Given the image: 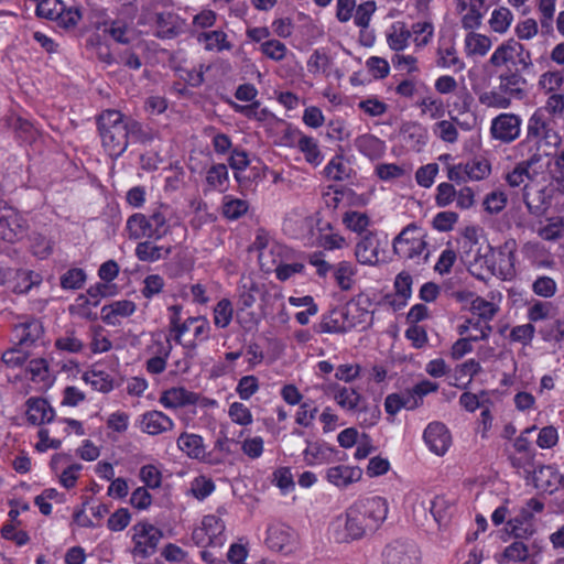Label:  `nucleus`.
<instances>
[{
	"instance_id": "nucleus-32",
	"label": "nucleus",
	"mask_w": 564,
	"mask_h": 564,
	"mask_svg": "<svg viewBox=\"0 0 564 564\" xmlns=\"http://www.w3.org/2000/svg\"><path fill=\"white\" fill-rule=\"evenodd\" d=\"M137 310L135 303L130 300L115 301L101 308L102 321L111 326L119 325L122 319L131 316Z\"/></svg>"
},
{
	"instance_id": "nucleus-29",
	"label": "nucleus",
	"mask_w": 564,
	"mask_h": 564,
	"mask_svg": "<svg viewBox=\"0 0 564 564\" xmlns=\"http://www.w3.org/2000/svg\"><path fill=\"white\" fill-rule=\"evenodd\" d=\"M354 145L361 155L370 161L382 159L387 152L386 141L372 133L358 135L354 141Z\"/></svg>"
},
{
	"instance_id": "nucleus-38",
	"label": "nucleus",
	"mask_w": 564,
	"mask_h": 564,
	"mask_svg": "<svg viewBox=\"0 0 564 564\" xmlns=\"http://www.w3.org/2000/svg\"><path fill=\"white\" fill-rule=\"evenodd\" d=\"M84 381L94 390L107 393L113 389V377L102 369V364L97 362L84 372Z\"/></svg>"
},
{
	"instance_id": "nucleus-16",
	"label": "nucleus",
	"mask_w": 564,
	"mask_h": 564,
	"mask_svg": "<svg viewBox=\"0 0 564 564\" xmlns=\"http://www.w3.org/2000/svg\"><path fill=\"white\" fill-rule=\"evenodd\" d=\"M159 402L167 410H175L187 405L217 406L216 400L200 398L199 394L183 387H173L164 390L160 395Z\"/></svg>"
},
{
	"instance_id": "nucleus-30",
	"label": "nucleus",
	"mask_w": 564,
	"mask_h": 564,
	"mask_svg": "<svg viewBox=\"0 0 564 564\" xmlns=\"http://www.w3.org/2000/svg\"><path fill=\"white\" fill-rule=\"evenodd\" d=\"M499 87L512 102L513 99L522 100L527 97V79L518 72H506L499 75Z\"/></svg>"
},
{
	"instance_id": "nucleus-43",
	"label": "nucleus",
	"mask_w": 564,
	"mask_h": 564,
	"mask_svg": "<svg viewBox=\"0 0 564 564\" xmlns=\"http://www.w3.org/2000/svg\"><path fill=\"white\" fill-rule=\"evenodd\" d=\"M491 332L492 327L489 323L480 319L468 318L457 326V333L460 336H467L475 343L487 340Z\"/></svg>"
},
{
	"instance_id": "nucleus-47",
	"label": "nucleus",
	"mask_w": 564,
	"mask_h": 564,
	"mask_svg": "<svg viewBox=\"0 0 564 564\" xmlns=\"http://www.w3.org/2000/svg\"><path fill=\"white\" fill-rule=\"evenodd\" d=\"M343 224L348 230L361 235L372 226V219L366 212L350 209L344 213Z\"/></svg>"
},
{
	"instance_id": "nucleus-11",
	"label": "nucleus",
	"mask_w": 564,
	"mask_h": 564,
	"mask_svg": "<svg viewBox=\"0 0 564 564\" xmlns=\"http://www.w3.org/2000/svg\"><path fill=\"white\" fill-rule=\"evenodd\" d=\"M192 540L197 546H223L227 541L224 520L217 514L203 517L199 525L193 530Z\"/></svg>"
},
{
	"instance_id": "nucleus-27",
	"label": "nucleus",
	"mask_w": 564,
	"mask_h": 564,
	"mask_svg": "<svg viewBox=\"0 0 564 564\" xmlns=\"http://www.w3.org/2000/svg\"><path fill=\"white\" fill-rule=\"evenodd\" d=\"M42 323L36 318H28L14 325L12 340L21 347L33 346L43 335Z\"/></svg>"
},
{
	"instance_id": "nucleus-10",
	"label": "nucleus",
	"mask_w": 564,
	"mask_h": 564,
	"mask_svg": "<svg viewBox=\"0 0 564 564\" xmlns=\"http://www.w3.org/2000/svg\"><path fill=\"white\" fill-rule=\"evenodd\" d=\"M354 505L370 533L377 531L388 518L389 503L384 497L361 496L354 501Z\"/></svg>"
},
{
	"instance_id": "nucleus-33",
	"label": "nucleus",
	"mask_w": 564,
	"mask_h": 564,
	"mask_svg": "<svg viewBox=\"0 0 564 564\" xmlns=\"http://www.w3.org/2000/svg\"><path fill=\"white\" fill-rule=\"evenodd\" d=\"M523 48V45L516 40H507L495 48L489 58V63L497 68L513 64L516 57L522 54Z\"/></svg>"
},
{
	"instance_id": "nucleus-14",
	"label": "nucleus",
	"mask_w": 564,
	"mask_h": 564,
	"mask_svg": "<svg viewBox=\"0 0 564 564\" xmlns=\"http://www.w3.org/2000/svg\"><path fill=\"white\" fill-rule=\"evenodd\" d=\"M518 246L514 239L506 240L501 246L492 248L491 276L496 275L501 280H511L516 275V252Z\"/></svg>"
},
{
	"instance_id": "nucleus-41",
	"label": "nucleus",
	"mask_w": 564,
	"mask_h": 564,
	"mask_svg": "<svg viewBox=\"0 0 564 564\" xmlns=\"http://www.w3.org/2000/svg\"><path fill=\"white\" fill-rule=\"evenodd\" d=\"M150 216L147 217L141 213H135L127 219L126 231L128 237L133 240L143 238L153 239Z\"/></svg>"
},
{
	"instance_id": "nucleus-1",
	"label": "nucleus",
	"mask_w": 564,
	"mask_h": 564,
	"mask_svg": "<svg viewBox=\"0 0 564 564\" xmlns=\"http://www.w3.org/2000/svg\"><path fill=\"white\" fill-rule=\"evenodd\" d=\"M562 143V137L555 130L542 108H538L528 119L527 134L520 145L527 151L530 164L538 165L539 172H549L550 155Z\"/></svg>"
},
{
	"instance_id": "nucleus-28",
	"label": "nucleus",
	"mask_w": 564,
	"mask_h": 564,
	"mask_svg": "<svg viewBox=\"0 0 564 564\" xmlns=\"http://www.w3.org/2000/svg\"><path fill=\"white\" fill-rule=\"evenodd\" d=\"M498 564H536L529 545L522 541H513L501 553L495 555Z\"/></svg>"
},
{
	"instance_id": "nucleus-56",
	"label": "nucleus",
	"mask_w": 564,
	"mask_h": 564,
	"mask_svg": "<svg viewBox=\"0 0 564 564\" xmlns=\"http://www.w3.org/2000/svg\"><path fill=\"white\" fill-rule=\"evenodd\" d=\"M198 42L202 43L207 51L220 52L230 48L227 34L220 30L202 33L198 36Z\"/></svg>"
},
{
	"instance_id": "nucleus-7",
	"label": "nucleus",
	"mask_w": 564,
	"mask_h": 564,
	"mask_svg": "<svg viewBox=\"0 0 564 564\" xmlns=\"http://www.w3.org/2000/svg\"><path fill=\"white\" fill-rule=\"evenodd\" d=\"M133 35V30L124 21H106L97 26L95 34L90 37V44L100 48L98 55L101 61L110 63L111 55L107 47V40L110 37L118 43H128Z\"/></svg>"
},
{
	"instance_id": "nucleus-4",
	"label": "nucleus",
	"mask_w": 564,
	"mask_h": 564,
	"mask_svg": "<svg viewBox=\"0 0 564 564\" xmlns=\"http://www.w3.org/2000/svg\"><path fill=\"white\" fill-rule=\"evenodd\" d=\"M492 247L486 240L477 238L476 228H467L464 234L462 259L469 273L478 280H487L491 276Z\"/></svg>"
},
{
	"instance_id": "nucleus-49",
	"label": "nucleus",
	"mask_w": 564,
	"mask_h": 564,
	"mask_svg": "<svg viewBox=\"0 0 564 564\" xmlns=\"http://www.w3.org/2000/svg\"><path fill=\"white\" fill-rule=\"evenodd\" d=\"M249 203L246 199L238 198L234 195L227 194L221 200V213L225 218L236 220L247 214Z\"/></svg>"
},
{
	"instance_id": "nucleus-54",
	"label": "nucleus",
	"mask_w": 564,
	"mask_h": 564,
	"mask_svg": "<svg viewBox=\"0 0 564 564\" xmlns=\"http://www.w3.org/2000/svg\"><path fill=\"white\" fill-rule=\"evenodd\" d=\"M478 100L481 105L487 108L495 109H508L511 107L512 102L510 98L501 91L499 86L491 88L489 90L482 91L478 95Z\"/></svg>"
},
{
	"instance_id": "nucleus-3",
	"label": "nucleus",
	"mask_w": 564,
	"mask_h": 564,
	"mask_svg": "<svg viewBox=\"0 0 564 564\" xmlns=\"http://www.w3.org/2000/svg\"><path fill=\"white\" fill-rule=\"evenodd\" d=\"M547 172H539L538 165H531L530 159L518 164L511 172L506 175V182L511 187L524 185V202L530 210L540 212L550 205L551 197L544 191L535 189L534 185L527 184V181L535 182L539 178L544 180Z\"/></svg>"
},
{
	"instance_id": "nucleus-46",
	"label": "nucleus",
	"mask_w": 564,
	"mask_h": 564,
	"mask_svg": "<svg viewBox=\"0 0 564 564\" xmlns=\"http://www.w3.org/2000/svg\"><path fill=\"white\" fill-rule=\"evenodd\" d=\"M28 372L31 380L41 386L48 388L54 382V377L50 371L48 364L43 358L32 359L28 365Z\"/></svg>"
},
{
	"instance_id": "nucleus-5",
	"label": "nucleus",
	"mask_w": 564,
	"mask_h": 564,
	"mask_svg": "<svg viewBox=\"0 0 564 564\" xmlns=\"http://www.w3.org/2000/svg\"><path fill=\"white\" fill-rule=\"evenodd\" d=\"M359 514V510L352 502L343 513L336 516L328 525L332 539L337 543H349L369 534L370 531Z\"/></svg>"
},
{
	"instance_id": "nucleus-18",
	"label": "nucleus",
	"mask_w": 564,
	"mask_h": 564,
	"mask_svg": "<svg viewBox=\"0 0 564 564\" xmlns=\"http://www.w3.org/2000/svg\"><path fill=\"white\" fill-rule=\"evenodd\" d=\"M522 119L512 112H502L495 117L490 123V133L494 139L503 143H511L520 137Z\"/></svg>"
},
{
	"instance_id": "nucleus-36",
	"label": "nucleus",
	"mask_w": 564,
	"mask_h": 564,
	"mask_svg": "<svg viewBox=\"0 0 564 564\" xmlns=\"http://www.w3.org/2000/svg\"><path fill=\"white\" fill-rule=\"evenodd\" d=\"M323 173L329 181L344 182L355 172L348 158L344 154H335L324 166Z\"/></svg>"
},
{
	"instance_id": "nucleus-62",
	"label": "nucleus",
	"mask_w": 564,
	"mask_h": 564,
	"mask_svg": "<svg viewBox=\"0 0 564 564\" xmlns=\"http://www.w3.org/2000/svg\"><path fill=\"white\" fill-rule=\"evenodd\" d=\"M215 490V484L212 478L199 475L196 476L191 482L187 495L193 496L197 500H204L210 496Z\"/></svg>"
},
{
	"instance_id": "nucleus-35",
	"label": "nucleus",
	"mask_w": 564,
	"mask_h": 564,
	"mask_svg": "<svg viewBox=\"0 0 564 564\" xmlns=\"http://www.w3.org/2000/svg\"><path fill=\"white\" fill-rule=\"evenodd\" d=\"M384 35L389 48L394 52H402L410 45L411 31L408 24L403 21H395L391 23L387 28Z\"/></svg>"
},
{
	"instance_id": "nucleus-61",
	"label": "nucleus",
	"mask_w": 564,
	"mask_h": 564,
	"mask_svg": "<svg viewBox=\"0 0 564 564\" xmlns=\"http://www.w3.org/2000/svg\"><path fill=\"white\" fill-rule=\"evenodd\" d=\"M173 15L164 12H150L149 10L142 15L141 23L156 25L159 34L167 35L173 30Z\"/></svg>"
},
{
	"instance_id": "nucleus-51",
	"label": "nucleus",
	"mask_w": 564,
	"mask_h": 564,
	"mask_svg": "<svg viewBox=\"0 0 564 564\" xmlns=\"http://www.w3.org/2000/svg\"><path fill=\"white\" fill-rule=\"evenodd\" d=\"M373 173L382 182H393L409 176L410 169L406 164L378 163Z\"/></svg>"
},
{
	"instance_id": "nucleus-25",
	"label": "nucleus",
	"mask_w": 564,
	"mask_h": 564,
	"mask_svg": "<svg viewBox=\"0 0 564 564\" xmlns=\"http://www.w3.org/2000/svg\"><path fill=\"white\" fill-rule=\"evenodd\" d=\"M399 138L410 151L420 152L429 140L427 129L416 121H405L401 124Z\"/></svg>"
},
{
	"instance_id": "nucleus-39",
	"label": "nucleus",
	"mask_w": 564,
	"mask_h": 564,
	"mask_svg": "<svg viewBox=\"0 0 564 564\" xmlns=\"http://www.w3.org/2000/svg\"><path fill=\"white\" fill-rule=\"evenodd\" d=\"M436 65L441 68L462 72L465 69V63L459 58L453 41L440 44L437 48Z\"/></svg>"
},
{
	"instance_id": "nucleus-20",
	"label": "nucleus",
	"mask_w": 564,
	"mask_h": 564,
	"mask_svg": "<svg viewBox=\"0 0 564 564\" xmlns=\"http://www.w3.org/2000/svg\"><path fill=\"white\" fill-rule=\"evenodd\" d=\"M364 471L359 466L339 464L329 466L325 469L324 478L332 486L345 490L350 486L359 482Z\"/></svg>"
},
{
	"instance_id": "nucleus-15",
	"label": "nucleus",
	"mask_w": 564,
	"mask_h": 564,
	"mask_svg": "<svg viewBox=\"0 0 564 564\" xmlns=\"http://www.w3.org/2000/svg\"><path fill=\"white\" fill-rule=\"evenodd\" d=\"M26 229L24 217L13 207L0 202V240L14 243L24 237Z\"/></svg>"
},
{
	"instance_id": "nucleus-26",
	"label": "nucleus",
	"mask_w": 564,
	"mask_h": 564,
	"mask_svg": "<svg viewBox=\"0 0 564 564\" xmlns=\"http://www.w3.org/2000/svg\"><path fill=\"white\" fill-rule=\"evenodd\" d=\"M465 30H476L481 25L485 0H455Z\"/></svg>"
},
{
	"instance_id": "nucleus-45",
	"label": "nucleus",
	"mask_w": 564,
	"mask_h": 564,
	"mask_svg": "<svg viewBox=\"0 0 564 564\" xmlns=\"http://www.w3.org/2000/svg\"><path fill=\"white\" fill-rule=\"evenodd\" d=\"M171 247L155 245L151 241L139 242L135 248V256L140 261L155 262L165 259L171 253Z\"/></svg>"
},
{
	"instance_id": "nucleus-8",
	"label": "nucleus",
	"mask_w": 564,
	"mask_h": 564,
	"mask_svg": "<svg viewBox=\"0 0 564 564\" xmlns=\"http://www.w3.org/2000/svg\"><path fill=\"white\" fill-rule=\"evenodd\" d=\"M132 555L141 560L152 556L163 538V532L148 520L138 521L130 529Z\"/></svg>"
},
{
	"instance_id": "nucleus-52",
	"label": "nucleus",
	"mask_w": 564,
	"mask_h": 564,
	"mask_svg": "<svg viewBox=\"0 0 564 564\" xmlns=\"http://www.w3.org/2000/svg\"><path fill=\"white\" fill-rule=\"evenodd\" d=\"M330 455V448L318 442H310L303 451V459L308 466L325 464Z\"/></svg>"
},
{
	"instance_id": "nucleus-19",
	"label": "nucleus",
	"mask_w": 564,
	"mask_h": 564,
	"mask_svg": "<svg viewBox=\"0 0 564 564\" xmlns=\"http://www.w3.org/2000/svg\"><path fill=\"white\" fill-rule=\"evenodd\" d=\"M423 441L431 453L444 456L452 446V434L447 426L438 421L427 424L423 432Z\"/></svg>"
},
{
	"instance_id": "nucleus-34",
	"label": "nucleus",
	"mask_w": 564,
	"mask_h": 564,
	"mask_svg": "<svg viewBox=\"0 0 564 564\" xmlns=\"http://www.w3.org/2000/svg\"><path fill=\"white\" fill-rule=\"evenodd\" d=\"M55 411L47 400L31 398L26 403L28 421L35 425L46 424L53 421Z\"/></svg>"
},
{
	"instance_id": "nucleus-6",
	"label": "nucleus",
	"mask_w": 564,
	"mask_h": 564,
	"mask_svg": "<svg viewBox=\"0 0 564 564\" xmlns=\"http://www.w3.org/2000/svg\"><path fill=\"white\" fill-rule=\"evenodd\" d=\"M285 247L275 242L261 245L259 253V261L263 268L271 270L274 267L276 279L284 282L295 276L296 274H303L305 265L303 262L295 261L292 263L283 260Z\"/></svg>"
},
{
	"instance_id": "nucleus-53",
	"label": "nucleus",
	"mask_w": 564,
	"mask_h": 564,
	"mask_svg": "<svg viewBox=\"0 0 564 564\" xmlns=\"http://www.w3.org/2000/svg\"><path fill=\"white\" fill-rule=\"evenodd\" d=\"M232 109L247 117L248 119H253L260 122H268L271 123L275 120V117L272 112H270L265 108H261L259 102H252L250 105H239L234 102Z\"/></svg>"
},
{
	"instance_id": "nucleus-9",
	"label": "nucleus",
	"mask_w": 564,
	"mask_h": 564,
	"mask_svg": "<svg viewBox=\"0 0 564 564\" xmlns=\"http://www.w3.org/2000/svg\"><path fill=\"white\" fill-rule=\"evenodd\" d=\"M169 313L170 329L177 343H183L191 327H194V341L207 340L209 338L210 324L206 317H187L185 321H182V306L180 305L170 306Z\"/></svg>"
},
{
	"instance_id": "nucleus-13",
	"label": "nucleus",
	"mask_w": 564,
	"mask_h": 564,
	"mask_svg": "<svg viewBox=\"0 0 564 564\" xmlns=\"http://www.w3.org/2000/svg\"><path fill=\"white\" fill-rule=\"evenodd\" d=\"M264 543L273 552L291 555L299 547V538L291 527L274 522L267 528Z\"/></svg>"
},
{
	"instance_id": "nucleus-59",
	"label": "nucleus",
	"mask_w": 564,
	"mask_h": 564,
	"mask_svg": "<svg viewBox=\"0 0 564 564\" xmlns=\"http://www.w3.org/2000/svg\"><path fill=\"white\" fill-rule=\"evenodd\" d=\"M357 107L366 116L371 118L383 116L389 108L388 104L376 95H369L360 99Z\"/></svg>"
},
{
	"instance_id": "nucleus-24",
	"label": "nucleus",
	"mask_w": 564,
	"mask_h": 564,
	"mask_svg": "<svg viewBox=\"0 0 564 564\" xmlns=\"http://www.w3.org/2000/svg\"><path fill=\"white\" fill-rule=\"evenodd\" d=\"M381 241L376 231L366 234L356 245L355 256L359 263L376 265L380 261Z\"/></svg>"
},
{
	"instance_id": "nucleus-60",
	"label": "nucleus",
	"mask_w": 564,
	"mask_h": 564,
	"mask_svg": "<svg viewBox=\"0 0 564 564\" xmlns=\"http://www.w3.org/2000/svg\"><path fill=\"white\" fill-rule=\"evenodd\" d=\"M421 112L432 120L441 119L446 113L444 101L436 96H425L419 104Z\"/></svg>"
},
{
	"instance_id": "nucleus-64",
	"label": "nucleus",
	"mask_w": 564,
	"mask_h": 564,
	"mask_svg": "<svg viewBox=\"0 0 564 564\" xmlns=\"http://www.w3.org/2000/svg\"><path fill=\"white\" fill-rule=\"evenodd\" d=\"M227 413L230 421L239 426L247 427L253 423V415L250 409L241 402H232Z\"/></svg>"
},
{
	"instance_id": "nucleus-37",
	"label": "nucleus",
	"mask_w": 564,
	"mask_h": 564,
	"mask_svg": "<svg viewBox=\"0 0 564 564\" xmlns=\"http://www.w3.org/2000/svg\"><path fill=\"white\" fill-rule=\"evenodd\" d=\"M468 31L464 37V52L466 56L470 58L486 56L492 46L491 39L486 34L475 32V30Z\"/></svg>"
},
{
	"instance_id": "nucleus-58",
	"label": "nucleus",
	"mask_w": 564,
	"mask_h": 564,
	"mask_svg": "<svg viewBox=\"0 0 564 564\" xmlns=\"http://www.w3.org/2000/svg\"><path fill=\"white\" fill-rule=\"evenodd\" d=\"M332 64L325 52L316 50L308 57L306 66L310 74L329 76Z\"/></svg>"
},
{
	"instance_id": "nucleus-2",
	"label": "nucleus",
	"mask_w": 564,
	"mask_h": 564,
	"mask_svg": "<svg viewBox=\"0 0 564 564\" xmlns=\"http://www.w3.org/2000/svg\"><path fill=\"white\" fill-rule=\"evenodd\" d=\"M141 126L137 121H123L117 110H106L99 117V132L105 151L111 158H119L128 148V138L139 132Z\"/></svg>"
},
{
	"instance_id": "nucleus-23",
	"label": "nucleus",
	"mask_w": 564,
	"mask_h": 564,
	"mask_svg": "<svg viewBox=\"0 0 564 564\" xmlns=\"http://www.w3.org/2000/svg\"><path fill=\"white\" fill-rule=\"evenodd\" d=\"M456 299L464 305H468L469 311L479 316L480 321L489 322L499 311V306L494 301H488L471 292L463 291L456 293Z\"/></svg>"
},
{
	"instance_id": "nucleus-42",
	"label": "nucleus",
	"mask_w": 564,
	"mask_h": 564,
	"mask_svg": "<svg viewBox=\"0 0 564 564\" xmlns=\"http://www.w3.org/2000/svg\"><path fill=\"white\" fill-rule=\"evenodd\" d=\"M386 560L388 564H419L420 553L413 545H393L386 550Z\"/></svg>"
},
{
	"instance_id": "nucleus-31",
	"label": "nucleus",
	"mask_w": 564,
	"mask_h": 564,
	"mask_svg": "<svg viewBox=\"0 0 564 564\" xmlns=\"http://www.w3.org/2000/svg\"><path fill=\"white\" fill-rule=\"evenodd\" d=\"M293 135L295 147L304 155L305 161L313 166H318L324 160L318 141L311 135L304 134L300 130H295Z\"/></svg>"
},
{
	"instance_id": "nucleus-44",
	"label": "nucleus",
	"mask_w": 564,
	"mask_h": 564,
	"mask_svg": "<svg viewBox=\"0 0 564 564\" xmlns=\"http://www.w3.org/2000/svg\"><path fill=\"white\" fill-rule=\"evenodd\" d=\"M434 30V24L429 19L416 21L411 25V37L416 50H421L432 42Z\"/></svg>"
},
{
	"instance_id": "nucleus-17",
	"label": "nucleus",
	"mask_w": 564,
	"mask_h": 564,
	"mask_svg": "<svg viewBox=\"0 0 564 564\" xmlns=\"http://www.w3.org/2000/svg\"><path fill=\"white\" fill-rule=\"evenodd\" d=\"M50 467L59 485L65 489H72L77 485L83 470L82 464L70 463V456L64 453L53 455Z\"/></svg>"
},
{
	"instance_id": "nucleus-55",
	"label": "nucleus",
	"mask_w": 564,
	"mask_h": 564,
	"mask_svg": "<svg viewBox=\"0 0 564 564\" xmlns=\"http://www.w3.org/2000/svg\"><path fill=\"white\" fill-rule=\"evenodd\" d=\"M352 326L354 323L346 321L345 313L343 311H333L322 321L321 330L323 333H345Z\"/></svg>"
},
{
	"instance_id": "nucleus-57",
	"label": "nucleus",
	"mask_w": 564,
	"mask_h": 564,
	"mask_svg": "<svg viewBox=\"0 0 564 564\" xmlns=\"http://www.w3.org/2000/svg\"><path fill=\"white\" fill-rule=\"evenodd\" d=\"M512 21V12L508 8L499 7L491 12L488 24L495 33L505 34L511 26Z\"/></svg>"
},
{
	"instance_id": "nucleus-63",
	"label": "nucleus",
	"mask_w": 564,
	"mask_h": 564,
	"mask_svg": "<svg viewBox=\"0 0 564 564\" xmlns=\"http://www.w3.org/2000/svg\"><path fill=\"white\" fill-rule=\"evenodd\" d=\"M465 173L468 182H478L490 175L491 166L485 159H475L465 164Z\"/></svg>"
},
{
	"instance_id": "nucleus-22",
	"label": "nucleus",
	"mask_w": 564,
	"mask_h": 564,
	"mask_svg": "<svg viewBox=\"0 0 564 564\" xmlns=\"http://www.w3.org/2000/svg\"><path fill=\"white\" fill-rule=\"evenodd\" d=\"M135 424L142 433L151 436L172 431L175 426L174 421L169 415L156 410L142 413Z\"/></svg>"
},
{
	"instance_id": "nucleus-50",
	"label": "nucleus",
	"mask_w": 564,
	"mask_h": 564,
	"mask_svg": "<svg viewBox=\"0 0 564 564\" xmlns=\"http://www.w3.org/2000/svg\"><path fill=\"white\" fill-rule=\"evenodd\" d=\"M206 184L209 189L225 192L229 187V173L225 164L210 166L206 173Z\"/></svg>"
},
{
	"instance_id": "nucleus-12",
	"label": "nucleus",
	"mask_w": 564,
	"mask_h": 564,
	"mask_svg": "<svg viewBox=\"0 0 564 564\" xmlns=\"http://www.w3.org/2000/svg\"><path fill=\"white\" fill-rule=\"evenodd\" d=\"M426 248L425 234L421 227L412 223L393 240L394 252L406 259L419 258Z\"/></svg>"
},
{
	"instance_id": "nucleus-21",
	"label": "nucleus",
	"mask_w": 564,
	"mask_h": 564,
	"mask_svg": "<svg viewBox=\"0 0 564 564\" xmlns=\"http://www.w3.org/2000/svg\"><path fill=\"white\" fill-rule=\"evenodd\" d=\"M177 448L191 459H195L209 465H216L218 459L213 458L206 453L204 438L195 433H182L176 440Z\"/></svg>"
},
{
	"instance_id": "nucleus-48",
	"label": "nucleus",
	"mask_w": 564,
	"mask_h": 564,
	"mask_svg": "<svg viewBox=\"0 0 564 564\" xmlns=\"http://www.w3.org/2000/svg\"><path fill=\"white\" fill-rule=\"evenodd\" d=\"M333 391L335 402L343 410L350 412L356 411L359 408L361 395L355 389L336 384L334 386Z\"/></svg>"
},
{
	"instance_id": "nucleus-40",
	"label": "nucleus",
	"mask_w": 564,
	"mask_h": 564,
	"mask_svg": "<svg viewBox=\"0 0 564 564\" xmlns=\"http://www.w3.org/2000/svg\"><path fill=\"white\" fill-rule=\"evenodd\" d=\"M543 503L538 499L532 498L528 500L525 506L520 508L518 514L507 522L510 531L516 536H519L522 525L530 522L535 513L543 510Z\"/></svg>"
}]
</instances>
